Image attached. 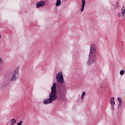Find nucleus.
Wrapping results in <instances>:
<instances>
[{
	"instance_id": "nucleus-1",
	"label": "nucleus",
	"mask_w": 125,
	"mask_h": 125,
	"mask_svg": "<svg viewBox=\"0 0 125 125\" xmlns=\"http://www.w3.org/2000/svg\"><path fill=\"white\" fill-rule=\"evenodd\" d=\"M57 99V95H56V83H54L51 87V92L49 94V98L43 101V104L47 105V104H51L52 101H55Z\"/></svg>"
},
{
	"instance_id": "nucleus-2",
	"label": "nucleus",
	"mask_w": 125,
	"mask_h": 125,
	"mask_svg": "<svg viewBox=\"0 0 125 125\" xmlns=\"http://www.w3.org/2000/svg\"><path fill=\"white\" fill-rule=\"evenodd\" d=\"M96 48L94 45H91L90 49V53L89 54V59L88 60L87 64L91 65L93 64L95 60H96Z\"/></svg>"
},
{
	"instance_id": "nucleus-3",
	"label": "nucleus",
	"mask_w": 125,
	"mask_h": 125,
	"mask_svg": "<svg viewBox=\"0 0 125 125\" xmlns=\"http://www.w3.org/2000/svg\"><path fill=\"white\" fill-rule=\"evenodd\" d=\"M56 79L58 83H64V78L63 77V74L59 72L56 76Z\"/></svg>"
},
{
	"instance_id": "nucleus-4",
	"label": "nucleus",
	"mask_w": 125,
	"mask_h": 125,
	"mask_svg": "<svg viewBox=\"0 0 125 125\" xmlns=\"http://www.w3.org/2000/svg\"><path fill=\"white\" fill-rule=\"evenodd\" d=\"M44 5H45V2L41 0L37 2L36 7L37 8H39V7H42L44 6Z\"/></svg>"
},
{
	"instance_id": "nucleus-5",
	"label": "nucleus",
	"mask_w": 125,
	"mask_h": 125,
	"mask_svg": "<svg viewBox=\"0 0 125 125\" xmlns=\"http://www.w3.org/2000/svg\"><path fill=\"white\" fill-rule=\"evenodd\" d=\"M18 75V72L16 71H15L11 79V82H13V81H15V80H16V76H17Z\"/></svg>"
},
{
	"instance_id": "nucleus-6",
	"label": "nucleus",
	"mask_w": 125,
	"mask_h": 125,
	"mask_svg": "<svg viewBox=\"0 0 125 125\" xmlns=\"http://www.w3.org/2000/svg\"><path fill=\"white\" fill-rule=\"evenodd\" d=\"M84 6H85V0H82V7L81 11L83 12V10H84Z\"/></svg>"
},
{
	"instance_id": "nucleus-7",
	"label": "nucleus",
	"mask_w": 125,
	"mask_h": 125,
	"mask_svg": "<svg viewBox=\"0 0 125 125\" xmlns=\"http://www.w3.org/2000/svg\"><path fill=\"white\" fill-rule=\"evenodd\" d=\"M121 13L120 14H118V16L120 17H122L123 16H124L125 15V6H123L122 8V9L121 10Z\"/></svg>"
},
{
	"instance_id": "nucleus-8",
	"label": "nucleus",
	"mask_w": 125,
	"mask_h": 125,
	"mask_svg": "<svg viewBox=\"0 0 125 125\" xmlns=\"http://www.w3.org/2000/svg\"><path fill=\"white\" fill-rule=\"evenodd\" d=\"M110 104H111L112 106H113V105H115V99L114 97L111 98L110 99Z\"/></svg>"
},
{
	"instance_id": "nucleus-9",
	"label": "nucleus",
	"mask_w": 125,
	"mask_h": 125,
	"mask_svg": "<svg viewBox=\"0 0 125 125\" xmlns=\"http://www.w3.org/2000/svg\"><path fill=\"white\" fill-rule=\"evenodd\" d=\"M61 5V0H57L56 3V6H60Z\"/></svg>"
},
{
	"instance_id": "nucleus-10",
	"label": "nucleus",
	"mask_w": 125,
	"mask_h": 125,
	"mask_svg": "<svg viewBox=\"0 0 125 125\" xmlns=\"http://www.w3.org/2000/svg\"><path fill=\"white\" fill-rule=\"evenodd\" d=\"M11 124H13L14 125H15V124L16 123V120L14 119H12L11 120Z\"/></svg>"
},
{
	"instance_id": "nucleus-11",
	"label": "nucleus",
	"mask_w": 125,
	"mask_h": 125,
	"mask_svg": "<svg viewBox=\"0 0 125 125\" xmlns=\"http://www.w3.org/2000/svg\"><path fill=\"white\" fill-rule=\"evenodd\" d=\"M119 7V4L116 3V4L114 5V9H117V8Z\"/></svg>"
},
{
	"instance_id": "nucleus-12",
	"label": "nucleus",
	"mask_w": 125,
	"mask_h": 125,
	"mask_svg": "<svg viewBox=\"0 0 125 125\" xmlns=\"http://www.w3.org/2000/svg\"><path fill=\"white\" fill-rule=\"evenodd\" d=\"M124 74H125V70H121L120 72V74L121 76H123L124 75Z\"/></svg>"
},
{
	"instance_id": "nucleus-13",
	"label": "nucleus",
	"mask_w": 125,
	"mask_h": 125,
	"mask_svg": "<svg viewBox=\"0 0 125 125\" xmlns=\"http://www.w3.org/2000/svg\"><path fill=\"white\" fill-rule=\"evenodd\" d=\"M85 92H83L82 94L81 99H83V96H85Z\"/></svg>"
},
{
	"instance_id": "nucleus-14",
	"label": "nucleus",
	"mask_w": 125,
	"mask_h": 125,
	"mask_svg": "<svg viewBox=\"0 0 125 125\" xmlns=\"http://www.w3.org/2000/svg\"><path fill=\"white\" fill-rule=\"evenodd\" d=\"M122 105H123V103H119V104H118V107L121 108L122 107Z\"/></svg>"
},
{
	"instance_id": "nucleus-15",
	"label": "nucleus",
	"mask_w": 125,
	"mask_h": 125,
	"mask_svg": "<svg viewBox=\"0 0 125 125\" xmlns=\"http://www.w3.org/2000/svg\"><path fill=\"white\" fill-rule=\"evenodd\" d=\"M117 99H118V100L119 103H122V99H121V98H118Z\"/></svg>"
},
{
	"instance_id": "nucleus-16",
	"label": "nucleus",
	"mask_w": 125,
	"mask_h": 125,
	"mask_svg": "<svg viewBox=\"0 0 125 125\" xmlns=\"http://www.w3.org/2000/svg\"><path fill=\"white\" fill-rule=\"evenodd\" d=\"M3 63V62L2 61V60L0 58V64H2Z\"/></svg>"
},
{
	"instance_id": "nucleus-17",
	"label": "nucleus",
	"mask_w": 125,
	"mask_h": 125,
	"mask_svg": "<svg viewBox=\"0 0 125 125\" xmlns=\"http://www.w3.org/2000/svg\"><path fill=\"white\" fill-rule=\"evenodd\" d=\"M22 121H21V122H20L19 123H18L17 124V125H22Z\"/></svg>"
},
{
	"instance_id": "nucleus-18",
	"label": "nucleus",
	"mask_w": 125,
	"mask_h": 125,
	"mask_svg": "<svg viewBox=\"0 0 125 125\" xmlns=\"http://www.w3.org/2000/svg\"><path fill=\"white\" fill-rule=\"evenodd\" d=\"M0 38H1V36L0 35Z\"/></svg>"
}]
</instances>
